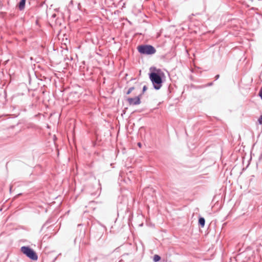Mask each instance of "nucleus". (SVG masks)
<instances>
[{
	"label": "nucleus",
	"instance_id": "obj_1",
	"mask_svg": "<svg viewBox=\"0 0 262 262\" xmlns=\"http://www.w3.org/2000/svg\"><path fill=\"white\" fill-rule=\"evenodd\" d=\"M150 71L152 72L149 74V77L154 88L156 90H159L162 85V78L165 77V74L161 69L155 67L150 68Z\"/></svg>",
	"mask_w": 262,
	"mask_h": 262
},
{
	"label": "nucleus",
	"instance_id": "obj_2",
	"mask_svg": "<svg viewBox=\"0 0 262 262\" xmlns=\"http://www.w3.org/2000/svg\"><path fill=\"white\" fill-rule=\"evenodd\" d=\"M138 51L143 54H153L156 52V49L150 45H142L138 48Z\"/></svg>",
	"mask_w": 262,
	"mask_h": 262
},
{
	"label": "nucleus",
	"instance_id": "obj_3",
	"mask_svg": "<svg viewBox=\"0 0 262 262\" xmlns=\"http://www.w3.org/2000/svg\"><path fill=\"white\" fill-rule=\"evenodd\" d=\"M21 251L32 260H36L38 258V256L36 253L29 247H21Z\"/></svg>",
	"mask_w": 262,
	"mask_h": 262
},
{
	"label": "nucleus",
	"instance_id": "obj_4",
	"mask_svg": "<svg viewBox=\"0 0 262 262\" xmlns=\"http://www.w3.org/2000/svg\"><path fill=\"white\" fill-rule=\"evenodd\" d=\"M127 101L129 105H138L141 103L140 98L139 97H136L135 98H128Z\"/></svg>",
	"mask_w": 262,
	"mask_h": 262
},
{
	"label": "nucleus",
	"instance_id": "obj_5",
	"mask_svg": "<svg viewBox=\"0 0 262 262\" xmlns=\"http://www.w3.org/2000/svg\"><path fill=\"white\" fill-rule=\"evenodd\" d=\"M26 0H20L18 4V7L20 10L24 9L25 6Z\"/></svg>",
	"mask_w": 262,
	"mask_h": 262
},
{
	"label": "nucleus",
	"instance_id": "obj_6",
	"mask_svg": "<svg viewBox=\"0 0 262 262\" xmlns=\"http://www.w3.org/2000/svg\"><path fill=\"white\" fill-rule=\"evenodd\" d=\"M200 225L203 227L204 226L205 220L203 217H200L199 220Z\"/></svg>",
	"mask_w": 262,
	"mask_h": 262
},
{
	"label": "nucleus",
	"instance_id": "obj_7",
	"mask_svg": "<svg viewBox=\"0 0 262 262\" xmlns=\"http://www.w3.org/2000/svg\"><path fill=\"white\" fill-rule=\"evenodd\" d=\"M161 259V257L160 256H159L158 255H155L154 256V261L155 262H157L158 261H159Z\"/></svg>",
	"mask_w": 262,
	"mask_h": 262
},
{
	"label": "nucleus",
	"instance_id": "obj_8",
	"mask_svg": "<svg viewBox=\"0 0 262 262\" xmlns=\"http://www.w3.org/2000/svg\"><path fill=\"white\" fill-rule=\"evenodd\" d=\"M133 90H134V87L130 88L128 90V91H127V92L126 93V94H127V95L129 94L133 91Z\"/></svg>",
	"mask_w": 262,
	"mask_h": 262
},
{
	"label": "nucleus",
	"instance_id": "obj_9",
	"mask_svg": "<svg viewBox=\"0 0 262 262\" xmlns=\"http://www.w3.org/2000/svg\"><path fill=\"white\" fill-rule=\"evenodd\" d=\"M258 122L260 124H262V115L258 118Z\"/></svg>",
	"mask_w": 262,
	"mask_h": 262
},
{
	"label": "nucleus",
	"instance_id": "obj_10",
	"mask_svg": "<svg viewBox=\"0 0 262 262\" xmlns=\"http://www.w3.org/2000/svg\"><path fill=\"white\" fill-rule=\"evenodd\" d=\"M147 90V87L146 85H144L143 88V92H144Z\"/></svg>",
	"mask_w": 262,
	"mask_h": 262
},
{
	"label": "nucleus",
	"instance_id": "obj_11",
	"mask_svg": "<svg viewBox=\"0 0 262 262\" xmlns=\"http://www.w3.org/2000/svg\"><path fill=\"white\" fill-rule=\"evenodd\" d=\"M219 77H220L219 75H216L215 77V80H217L219 78Z\"/></svg>",
	"mask_w": 262,
	"mask_h": 262
},
{
	"label": "nucleus",
	"instance_id": "obj_12",
	"mask_svg": "<svg viewBox=\"0 0 262 262\" xmlns=\"http://www.w3.org/2000/svg\"><path fill=\"white\" fill-rule=\"evenodd\" d=\"M138 146H139V147H141L142 144H141V143L140 142H139V143H138Z\"/></svg>",
	"mask_w": 262,
	"mask_h": 262
},
{
	"label": "nucleus",
	"instance_id": "obj_13",
	"mask_svg": "<svg viewBox=\"0 0 262 262\" xmlns=\"http://www.w3.org/2000/svg\"><path fill=\"white\" fill-rule=\"evenodd\" d=\"M56 16V14H55V13H54V14H53L52 15V17L53 18H55Z\"/></svg>",
	"mask_w": 262,
	"mask_h": 262
},
{
	"label": "nucleus",
	"instance_id": "obj_14",
	"mask_svg": "<svg viewBox=\"0 0 262 262\" xmlns=\"http://www.w3.org/2000/svg\"><path fill=\"white\" fill-rule=\"evenodd\" d=\"M212 85V83H210L209 84V85Z\"/></svg>",
	"mask_w": 262,
	"mask_h": 262
}]
</instances>
